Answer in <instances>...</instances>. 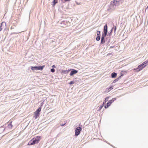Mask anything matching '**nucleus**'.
<instances>
[{
	"label": "nucleus",
	"instance_id": "39448f33",
	"mask_svg": "<svg viewBox=\"0 0 148 148\" xmlns=\"http://www.w3.org/2000/svg\"><path fill=\"white\" fill-rule=\"evenodd\" d=\"M70 24V23L69 22L63 21H62L60 23V26L62 27H64L65 26H69Z\"/></svg>",
	"mask_w": 148,
	"mask_h": 148
},
{
	"label": "nucleus",
	"instance_id": "f8f14e48",
	"mask_svg": "<svg viewBox=\"0 0 148 148\" xmlns=\"http://www.w3.org/2000/svg\"><path fill=\"white\" fill-rule=\"evenodd\" d=\"M113 28L114 27H112L111 29L110 32V33H108V26H107V36H111L112 33V30Z\"/></svg>",
	"mask_w": 148,
	"mask_h": 148
},
{
	"label": "nucleus",
	"instance_id": "c9c22d12",
	"mask_svg": "<svg viewBox=\"0 0 148 148\" xmlns=\"http://www.w3.org/2000/svg\"><path fill=\"white\" fill-rule=\"evenodd\" d=\"M14 28L12 27H11L10 28L11 29H13Z\"/></svg>",
	"mask_w": 148,
	"mask_h": 148
},
{
	"label": "nucleus",
	"instance_id": "b1692460",
	"mask_svg": "<svg viewBox=\"0 0 148 148\" xmlns=\"http://www.w3.org/2000/svg\"><path fill=\"white\" fill-rule=\"evenodd\" d=\"M116 99L115 98H113L112 100H110V101H111L112 102L116 100Z\"/></svg>",
	"mask_w": 148,
	"mask_h": 148
},
{
	"label": "nucleus",
	"instance_id": "cd10ccee",
	"mask_svg": "<svg viewBox=\"0 0 148 148\" xmlns=\"http://www.w3.org/2000/svg\"><path fill=\"white\" fill-rule=\"evenodd\" d=\"M74 83V81H71L70 82V83H69V84L71 85L73 84Z\"/></svg>",
	"mask_w": 148,
	"mask_h": 148
},
{
	"label": "nucleus",
	"instance_id": "ddd939ff",
	"mask_svg": "<svg viewBox=\"0 0 148 148\" xmlns=\"http://www.w3.org/2000/svg\"><path fill=\"white\" fill-rule=\"evenodd\" d=\"M117 75V73L115 72L112 73L111 75V77L112 78H115Z\"/></svg>",
	"mask_w": 148,
	"mask_h": 148
},
{
	"label": "nucleus",
	"instance_id": "9b49d317",
	"mask_svg": "<svg viewBox=\"0 0 148 148\" xmlns=\"http://www.w3.org/2000/svg\"><path fill=\"white\" fill-rule=\"evenodd\" d=\"M6 26V23L5 22H3L1 23V25L0 26V31L2 30V27H4Z\"/></svg>",
	"mask_w": 148,
	"mask_h": 148
},
{
	"label": "nucleus",
	"instance_id": "0eeeda50",
	"mask_svg": "<svg viewBox=\"0 0 148 148\" xmlns=\"http://www.w3.org/2000/svg\"><path fill=\"white\" fill-rule=\"evenodd\" d=\"M71 71L70 74V76H72L74 74H76L78 72V71L74 69H71Z\"/></svg>",
	"mask_w": 148,
	"mask_h": 148
},
{
	"label": "nucleus",
	"instance_id": "c85d7f7f",
	"mask_svg": "<svg viewBox=\"0 0 148 148\" xmlns=\"http://www.w3.org/2000/svg\"><path fill=\"white\" fill-rule=\"evenodd\" d=\"M113 27L114 28V32H115V31H116V26H114Z\"/></svg>",
	"mask_w": 148,
	"mask_h": 148
},
{
	"label": "nucleus",
	"instance_id": "f3484780",
	"mask_svg": "<svg viewBox=\"0 0 148 148\" xmlns=\"http://www.w3.org/2000/svg\"><path fill=\"white\" fill-rule=\"evenodd\" d=\"M41 110V108L39 107L37 110L35 112H36L37 113H38L40 114V112Z\"/></svg>",
	"mask_w": 148,
	"mask_h": 148
},
{
	"label": "nucleus",
	"instance_id": "20e7f679",
	"mask_svg": "<svg viewBox=\"0 0 148 148\" xmlns=\"http://www.w3.org/2000/svg\"><path fill=\"white\" fill-rule=\"evenodd\" d=\"M44 66V65L42 66H31V69L33 71H36L38 70L42 71L43 70Z\"/></svg>",
	"mask_w": 148,
	"mask_h": 148
},
{
	"label": "nucleus",
	"instance_id": "7c9ffc66",
	"mask_svg": "<svg viewBox=\"0 0 148 148\" xmlns=\"http://www.w3.org/2000/svg\"><path fill=\"white\" fill-rule=\"evenodd\" d=\"M22 32V31L21 32ZM21 32H17V33L14 32V33H13L12 34H17L19 33H20Z\"/></svg>",
	"mask_w": 148,
	"mask_h": 148
},
{
	"label": "nucleus",
	"instance_id": "ea45409f",
	"mask_svg": "<svg viewBox=\"0 0 148 148\" xmlns=\"http://www.w3.org/2000/svg\"><path fill=\"white\" fill-rule=\"evenodd\" d=\"M123 75H122V74H121V76H122Z\"/></svg>",
	"mask_w": 148,
	"mask_h": 148
},
{
	"label": "nucleus",
	"instance_id": "f03ea898",
	"mask_svg": "<svg viewBox=\"0 0 148 148\" xmlns=\"http://www.w3.org/2000/svg\"><path fill=\"white\" fill-rule=\"evenodd\" d=\"M103 33L102 34L101 44H103L105 42V37L107 35V25L106 24L104 27Z\"/></svg>",
	"mask_w": 148,
	"mask_h": 148
},
{
	"label": "nucleus",
	"instance_id": "f257e3e1",
	"mask_svg": "<svg viewBox=\"0 0 148 148\" xmlns=\"http://www.w3.org/2000/svg\"><path fill=\"white\" fill-rule=\"evenodd\" d=\"M123 0H114L111 2L110 5V8L111 9H114L116 7L119 5L121 3Z\"/></svg>",
	"mask_w": 148,
	"mask_h": 148
},
{
	"label": "nucleus",
	"instance_id": "72a5a7b5",
	"mask_svg": "<svg viewBox=\"0 0 148 148\" xmlns=\"http://www.w3.org/2000/svg\"><path fill=\"white\" fill-rule=\"evenodd\" d=\"M121 78V76H119V77L117 78V79H118V80H119Z\"/></svg>",
	"mask_w": 148,
	"mask_h": 148
},
{
	"label": "nucleus",
	"instance_id": "2eb2a0df",
	"mask_svg": "<svg viewBox=\"0 0 148 148\" xmlns=\"http://www.w3.org/2000/svg\"><path fill=\"white\" fill-rule=\"evenodd\" d=\"M58 3V1L57 0H53L52 2L53 4H52V6L54 7L55 5V4Z\"/></svg>",
	"mask_w": 148,
	"mask_h": 148
},
{
	"label": "nucleus",
	"instance_id": "2f4dec72",
	"mask_svg": "<svg viewBox=\"0 0 148 148\" xmlns=\"http://www.w3.org/2000/svg\"><path fill=\"white\" fill-rule=\"evenodd\" d=\"M52 67H53V68H56V66L55 65H53L52 66Z\"/></svg>",
	"mask_w": 148,
	"mask_h": 148
},
{
	"label": "nucleus",
	"instance_id": "bb28decb",
	"mask_svg": "<svg viewBox=\"0 0 148 148\" xmlns=\"http://www.w3.org/2000/svg\"><path fill=\"white\" fill-rule=\"evenodd\" d=\"M118 79H115L114 80V81H113V83H115L116 82L118 81Z\"/></svg>",
	"mask_w": 148,
	"mask_h": 148
},
{
	"label": "nucleus",
	"instance_id": "e433bc0d",
	"mask_svg": "<svg viewBox=\"0 0 148 148\" xmlns=\"http://www.w3.org/2000/svg\"><path fill=\"white\" fill-rule=\"evenodd\" d=\"M112 47V46H111L110 47V48H113V47Z\"/></svg>",
	"mask_w": 148,
	"mask_h": 148
},
{
	"label": "nucleus",
	"instance_id": "f704fd0d",
	"mask_svg": "<svg viewBox=\"0 0 148 148\" xmlns=\"http://www.w3.org/2000/svg\"><path fill=\"white\" fill-rule=\"evenodd\" d=\"M126 72L125 71H122L121 74H122L123 73V72Z\"/></svg>",
	"mask_w": 148,
	"mask_h": 148
},
{
	"label": "nucleus",
	"instance_id": "58836bf2",
	"mask_svg": "<svg viewBox=\"0 0 148 148\" xmlns=\"http://www.w3.org/2000/svg\"><path fill=\"white\" fill-rule=\"evenodd\" d=\"M148 8V6L147 7L146 9Z\"/></svg>",
	"mask_w": 148,
	"mask_h": 148
},
{
	"label": "nucleus",
	"instance_id": "1a4fd4ad",
	"mask_svg": "<svg viewBox=\"0 0 148 148\" xmlns=\"http://www.w3.org/2000/svg\"><path fill=\"white\" fill-rule=\"evenodd\" d=\"M12 121L8 122L7 123L8 126L7 128H8L9 129H11L13 126L11 124Z\"/></svg>",
	"mask_w": 148,
	"mask_h": 148
},
{
	"label": "nucleus",
	"instance_id": "6e6552de",
	"mask_svg": "<svg viewBox=\"0 0 148 148\" xmlns=\"http://www.w3.org/2000/svg\"><path fill=\"white\" fill-rule=\"evenodd\" d=\"M146 66V65L144 64L143 63L142 64H141L139 65L138 67V69H139L138 71H140L143 69Z\"/></svg>",
	"mask_w": 148,
	"mask_h": 148
},
{
	"label": "nucleus",
	"instance_id": "7ed1b4c3",
	"mask_svg": "<svg viewBox=\"0 0 148 148\" xmlns=\"http://www.w3.org/2000/svg\"><path fill=\"white\" fill-rule=\"evenodd\" d=\"M40 139V137L39 136H37L36 138L33 139L31 140L28 143V145H32L38 143Z\"/></svg>",
	"mask_w": 148,
	"mask_h": 148
},
{
	"label": "nucleus",
	"instance_id": "a211bd4d",
	"mask_svg": "<svg viewBox=\"0 0 148 148\" xmlns=\"http://www.w3.org/2000/svg\"><path fill=\"white\" fill-rule=\"evenodd\" d=\"M100 39V36H97L96 38V40L97 41H99Z\"/></svg>",
	"mask_w": 148,
	"mask_h": 148
},
{
	"label": "nucleus",
	"instance_id": "473e14b6",
	"mask_svg": "<svg viewBox=\"0 0 148 148\" xmlns=\"http://www.w3.org/2000/svg\"><path fill=\"white\" fill-rule=\"evenodd\" d=\"M65 1H69L70 0H64Z\"/></svg>",
	"mask_w": 148,
	"mask_h": 148
},
{
	"label": "nucleus",
	"instance_id": "dca6fc26",
	"mask_svg": "<svg viewBox=\"0 0 148 148\" xmlns=\"http://www.w3.org/2000/svg\"><path fill=\"white\" fill-rule=\"evenodd\" d=\"M39 114L35 112H34V117L36 119L37 118V117L39 116Z\"/></svg>",
	"mask_w": 148,
	"mask_h": 148
},
{
	"label": "nucleus",
	"instance_id": "9d476101",
	"mask_svg": "<svg viewBox=\"0 0 148 148\" xmlns=\"http://www.w3.org/2000/svg\"><path fill=\"white\" fill-rule=\"evenodd\" d=\"M112 103V102L110 101V100L107 103V105L105 106V108H108V107L110 106Z\"/></svg>",
	"mask_w": 148,
	"mask_h": 148
},
{
	"label": "nucleus",
	"instance_id": "4be33fe9",
	"mask_svg": "<svg viewBox=\"0 0 148 148\" xmlns=\"http://www.w3.org/2000/svg\"><path fill=\"white\" fill-rule=\"evenodd\" d=\"M100 33H101V32L100 31H98L97 32V36H100Z\"/></svg>",
	"mask_w": 148,
	"mask_h": 148
},
{
	"label": "nucleus",
	"instance_id": "4468645a",
	"mask_svg": "<svg viewBox=\"0 0 148 148\" xmlns=\"http://www.w3.org/2000/svg\"><path fill=\"white\" fill-rule=\"evenodd\" d=\"M71 70V69L62 71V73L64 74H67L69 73V72Z\"/></svg>",
	"mask_w": 148,
	"mask_h": 148
},
{
	"label": "nucleus",
	"instance_id": "c756f323",
	"mask_svg": "<svg viewBox=\"0 0 148 148\" xmlns=\"http://www.w3.org/2000/svg\"><path fill=\"white\" fill-rule=\"evenodd\" d=\"M65 124H66V123H64V124H61L60 125L61 126H63Z\"/></svg>",
	"mask_w": 148,
	"mask_h": 148
},
{
	"label": "nucleus",
	"instance_id": "a878e982",
	"mask_svg": "<svg viewBox=\"0 0 148 148\" xmlns=\"http://www.w3.org/2000/svg\"><path fill=\"white\" fill-rule=\"evenodd\" d=\"M55 69L54 68L51 69V71L52 73H54L55 72Z\"/></svg>",
	"mask_w": 148,
	"mask_h": 148
},
{
	"label": "nucleus",
	"instance_id": "393cba45",
	"mask_svg": "<svg viewBox=\"0 0 148 148\" xmlns=\"http://www.w3.org/2000/svg\"><path fill=\"white\" fill-rule=\"evenodd\" d=\"M5 128H4V127H0V130H2L3 131H4L5 130Z\"/></svg>",
	"mask_w": 148,
	"mask_h": 148
},
{
	"label": "nucleus",
	"instance_id": "4c0bfd02",
	"mask_svg": "<svg viewBox=\"0 0 148 148\" xmlns=\"http://www.w3.org/2000/svg\"><path fill=\"white\" fill-rule=\"evenodd\" d=\"M77 3V5H79V4L77 3Z\"/></svg>",
	"mask_w": 148,
	"mask_h": 148
},
{
	"label": "nucleus",
	"instance_id": "aec40b11",
	"mask_svg": "<svg viewBox=\"0 0 148 148\" xmlns=\"http://www.w3.org/2000/svg\"><path fill=\"white\" fill-rule=\"evenodd\" d=\"M108 97H106L105 98L104 101L103 102V104H104V103H106V102L108 101Z\"/></svg>",
	"mask_w": 148,
	"mask_h": 148
},
{
	"label": "nucleus",
	"instance_id": "5701e85b",
	"mask_svg": "<svg viewBox=\"0 0 148 148\" xmlns=\"http://www.w3.org/2000/svg\"><path fill=\"white\" fill-rule=\"evenodd\" d=\"M148 63V60H146L145 62H144L143 63L144 64L146 65V64H147Z\"/></svg>",
	"mask_w": 148,
	"mask_h": 148
},
{
	"label": "nucleus",
	"instance_id": "6ab92c4d",
	"mask_svg": "<svg viewBox=\"0 0 148 148\" xmlns=\"http://www.w3.org/2000/svg\"><path fill=\"white\" fill-rule=\"evenodd\" d=\"M103 104H103H103H102V105H101L99 106V110H100L103 107Z\"/></svg>",
	"mask_w": 148,
	"mask_h": 148
},
{
	"label": "nucleus",
	"instance_id": "412c9836",
	"mask_svg": "<svg viewBox=\"0 0 148 148\" xmlns=\"http://www.w3.org/2000/svg\"><path fill=\"white\" fill-rule=\"evenodd\" d=\"M113 88V87L112 86L110 87L108 89V91H110Z\"/></svg>",
	"mask_w": 148,
	"mask_h": 148
},
{
	"label": "nucleus",
	"instance_id": "423d86ee",
	"mask_svg": "<svg viewBox=\"0 0 148 148\" xmlns=\"http://www.w3.org/2000/svg\"><path fill=\"white\" fill-rule=\"evenodd\" d=\"M82 129L80 127H77L75 129V135L76 136H78L80 134Z\"/></svg>",
	"mask_w": 148,
	"mask_h": 148
}]
</instances>
